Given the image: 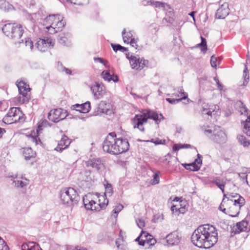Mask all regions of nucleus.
<instances>
[{
	"label": "nucleus",
	"instance_id": "1",
	"mask_svg": "<svg viewBox=\"0 0 250 250\" xmlns=\"http://www.w3.org/2000/svg\"><path fill=\"white\" fill-rule=\"evenodd\" d=\"M191 240L195 246L200 248L209 249L217 242V229L208 224L201 225L194 231Z\"/></svg>",
	"mask_w": 250,
	"mask_h": 250
},
{
	"label": "nucleus",
	"instance_id": "2",
	"mask_svg": "<svg viewBox=\"0 0 250 250\" xmlns=\"http://www.w3.org/2000/svg\"><path fill=\"white\" fill-rule=\"evenodd\" d=\"M2 31L5 36L15 42V44H21V42H23V40H21V37L24 29L21 24L8 23L4 25Z\"/></svg>",
	"mask_w": 250,
	"mask_h": 250
},
{
	"label": "nucleus",
	"instance_id": "3",
	"mask_svg": "<svg viewBox=\"0 0 250 250\" xmlns=\"http://www.w3.org/2000/svg\"><path fill=\"white\" fill-rule=\"evenodd\" d=\"M43 24L50 34L61 31L64 27L65 22L62 16L58 14L47 16L44 20Z\"/></svg>",
	"mask_w": 250,
	"mask_h": 250
},
{
	"label": "nucleus",
	"instance_id": "4",
	"mask_svg": "<svg viewBox=\"0 0 250 250\" xmlns=\"http://www.w3.org/2000/svg\"><path fill=\"white\" fill-rule=\"evenodd\" d=\"M60 198L62 203L68 207L77 204L80 200L77 191L72 188H64L61 190Z\"/></svg>",
	"mask_w": 250,
	"mask_h": 250
},
{
	"label": "nucleus",
	"instance_id": "5",
	"mask_svg": "<svg viewBox=\"0 0 250 250\" xmlns=\"http://www.w3.org/2000/svg\"><path fill=\"white\" fill-rule=\"evenodd\" d=\"M24 121L23 114L20 107H11L6 115L3 118V122L7 125Z\"/></svg>",
	"mask_w": 250,
	"mask_h": 250
},
{
	"label": "nucleus",
	"instance_id": "6",
	"mask_svg": "<svg viewBox=\"0 0 250 250\" xmlns=\"http://www.w3.org/2000/svg\"><path fill=\"white\" fill-rule=\"evenodd\" d=\"M101 199H99V203L96 206H95L96 203L94 201L92 200L90 201L84 197L83 198V202L85 208L95 211H100L101 209L105 208L108 205V200L104 199V201L102 202H101Z\"/></svg>",
	"mask_w": 250,
	"mask_h": 250
},
{
	"label": "nucleus",
	"instance_id": "7",
	"mask_svg": "<svg viewBox=\"0 0 250 250\" xmlns=\"http://www.w3.org/2000/svg\"><path fill=\"white\" fill-rule=\"evenodd\" d=\"M67 116L66 110L62 108L51 110L48 114V118L54 123H58Z\"/></svg>",
	"mask_w": 250,
	"mask_h": 250
},
{
	"label": "nucleus",
	"instance_id": "8",
	"mask_svg": "<svg viewBox=\"0 0 250 250\" xmlns=\"http://www.w3.org/2000/svg\"><path fill=\"white\" fill-rule=\"evenodd\" d=\"M103 150L112 155H117L116 139L106 137L103 143Z\"/></svg>",
	"mask_w": 250,
	"mask_h": 250
},
{
	"label": "nucleus",
	"instance_id": "9",
	"mask_svg": "<svg viewBox=\"0 0 250 250\" xmlns=\"http://www.w3.org/2000/svg\"><path fill=\"white\" fill-rule=\"evenodd\" d=\"M113 113L112 106L109 102L105 101H101L98 105L96 110H95L94 115H102L105 114L110 115Z\"/></svg>",
	"mask_w": 250,
	"mask_h": 250
},
{
	"label": "nucleus",
	"instance_id": "10",
	"mask_svg": "<svg viewBox=\"0 0 250 250\" xmlns=\"http://www.w3.org/2000/svg\"><path fill=\"white\" fill-rule=\"evenodd\" d=\"M210 139L218 144H224L227 140L226 133L219 126H215Z\"/></svg>",
	"mask_w": 250,
	"mask_h": 250
},
{
	"label": "nucleus",
	"instance_id": "11",
	"mask_svg": "<svg viewBox=\"0 0 250 250\" xmlns=\"http://www.w3.org/2000/svg\"><path fill=\"white\" fill-rule=\"evenodd\" d=\"M131 122L134 128H138L143 132L145 131L143 125L146 123L147 121L144 112H142L141 114H136L131 120Z\"/></svg>",
	"mask_w": 250,
	"mask_h": 250
},
{
	"label": "nucleus",
	"instance_id": "12",
	"mask_svg": "<svg viewBox=\"0 0 250 250\" xmlns=\"http://www.w3.org/2000/svg\"><path fill=\"white\" fill-rule=\"evenodd\" d=\"M130 63L132 69L141 70L148 63V61L144 58L140 59L138 56H130Z\"/></svg>",
	"mask_w": 250,
	"mask_h": 250
},
{
	"label": "nucleus",
	"instance_id": "13",
	"mask_svg": "<svg viewBox=\"0 0 250 250\" xmlns=\"http://www.w3.org/2000/svg\"><path fill=\"white\" fill-rule=\"evenodd\" d=\"M224 196L227 199L226 206L235 205L238 206L239 207L241 208L245 205V199L239 194L235 193L234 195H230L229 197H226V195H224Z\"/></svg>",
	"mask_w": 250,
	"mask_h": 250
},
{
	"label": "nucleus",
	"instance_id": "14",
	"mask_svg": "<svg viewBox=\"0 0 250 250\" xmlns=\"http://www.w3.org/2000/svg\"><path fill=\"white\" fill-rule=\"evenodd\" d=\"M181 238V234L175 230L167 234L164 239L166 240L167 245L173 246L178 245Z\"/></svg>",
	"mask_w": 250,
	"mask_h": 250
},
{
	"label": "nucleus",
	"instance_id": "15",
	"mask_svg": "<svg viewBox=\"0 0 250 250\" xmlns=\"http://www.w3.org/2000/svg\"><path fill=\"white\" fill-rule=\"evenodd\" d=\"M248 223L247 221H242L237 222L235 226L231 227L230 235L232 237L235 234H239L243 231H247Z\"/></svg>",
	"mask_w": 250,
	"mask_h": 250
},
{
	"label": "nucleus",
	"instance_id": "16",
	"mask_svg": "<svg viewBox=\"0 0 250 250\" xmlns=\"http://www.w3.org/2000/svg\"><path fill=\"white\" fill-rule=\"evenodd\" d=\"M54 42L49 38L40 39L35 43V46L42 52L45 51L49 46H53Z\"/></svg>",
	"mask_w": 250,
	"mask_h": 250
},
{
	"label": "nucleus",
	"instance_id": "17",
	"mask_svg": "<svg viewBox=\"0 0 250 250\" xmlns=\"http://www.w3.org/2000/svg\"><path fill=\"white\" fill-rule=\"evenodd\" d=\"M117 155L125 152L129 150V144L127 139H116Z\"/></svg>",
	"mask_w": 250,
	"mask_h": 250
},
{
	"label": "nucleus",
	"instance_id": "18",
	"mask_svg": "<svg viewBox=\"0 0 250 250\" xmlns=\"http://www.w3.org/2000/svg\"><path fill=\"white\" fill-rule=\"evenodd\" d=\"M91 90L95 98L100 99L104 93V86L102 83L96 82L95 84L91 87Z\"/></svg>",
	"mask_w": 250,
	"mask_h": 250
},
{
	"label": "nucleus",
	"instance_id": "19",
	"mask_svg": "<svg viewBox=\"0 0 250 250\" xmlns=\"http://www.w3.org/2000/svg\"><path fill=\"white\" fill-rule=\"evenodd\" d=\"M71 109L73 110H76V111H79L81 113H87L90 109V103L89 101H87L81 104H77L72 105Z\"/></svg>",
	"mask_w": 250,
	"mask_h": 250
},
{
	"label": "nucleus",
	"instance_id": "20",
	"mask_svg": "<svg viewBox=\"0 0 250 250\" xmlns=\"http://www.w3.org/2000/svg\"><path fill=\"white\" fill-rule=\"evenodd\" d=\"M70 142L68 137L63 135L62 136L61 140L59 141L58 146L55 148V150L58 152H62L69 146Z\"/></svg>",
	"mask_w": 250,
	"mask_h": 250
},
{
	"label": "nucleus",
	"instance_id": "21",
	"mask_svg": "<svg viewBox=\"0 0 250 250\" xmlns=\"http://www.w3.org/2000/svg\"><path fill=\"white\" fill-rule=\"evenodd\" d=\"M229 10L227 4H222L219 7L215 13V18L218 19H224L228 15Z\"/></svg>",
	"mask_w": 250,
	"mask_h": 250
},
{
	"label": "nucleus",
	"instance_id": "22",
	"mask_svg": "<svg viewBox=\"0 0 250 250\" xmlns=\"http://www.w3.org/2000/svg\"><path fill=\"white\" fill-rule=\"evenodd\" d=\"M86 165L87 167H91L97 170L101 169L103 167L102 160L99 158H94L89 159L86 162Z\"/></svg>",
	"mask_w": 250,
	"mask_h": 250
},
{
	"label": "nucleus",
	"instance_id": "23",
	"mask_svg": "<svg viewBox=\"0 0 250 250\" xmlns=\"http://www.w3.org/2000/svg\"><path fill=\"white\" fill-rule=\"evenodd\" d=\"M178 92H180L181 96L183 95V96L182 98L179 99L166 98V100L169 103L172 104H177L181 102L182 100L186 99H187V103H186V104L189 103V101L190 100L189 99H188V94L184 91V90L182 87H180L179 88Z\"/></svg>",
	"mask_w": 250,
	"mask_h": 250
},
{
	"label": "nucleus",
	"instance_id": "24",
	"mask_svg": "<svg viewBox=\"0 0 250 250\" xmlns=\"http://www.w3.org/2000/svg\"><path fill=\"white\" fill-rule=\"evenodd\" d=\"M21 84L25 85V83L22 81L20 82L17 85L18 87L19 94L22 96V100H20V101L22 103H25L29 101V100L30 99V96L27 94V92H28V91H23V90H22V88L21 87ZM19 98L21 99V97L20 96Z\"/></svg>",
	"mask_w": 250,
	"mask_h": 250
},
{
	"label": "nucleus",
	"instance_id": "25",
	"mask_svg": "<svg viewBox=\"0 0 250 250\" xmlns=\"http://www.w3.org/2000/svg\"><path fill=\"white\" fill-rule=\"evenodd\" d=\"M101 77L105 80L108 82L112 81L115 83L119 81V78L117 75H111L109 70H104L101 73Z\"/></svg>",
	"mask_w": 250,
	"mask_h": 250
},
{
	"label": "nucleus",
	"instance_id": "26",
	"mask_svg": "<svg viewBox=\"0 0 250 250\" xmlns=\"http://www.w3.org/2000/svg\"><path fill=\"white\" fill-rule=\"evenodd\" d=\"M71 35L69 33L62 34L59 35L58 41L60 44L64 46H69L71 44Z\"/></svg>",
	"mask_w": 250,
	"mask_h": 250
},
{
	"label": "nucleus",
	"instance_id": "27",
	"mask_svg": "<svg viewBox=\"0 0 250 250\" xmlns=\"http://www.w3.org/2000/svg\"><path fill=\"white\" fill-rule=\"evenodd\" d=\"M21 250H42L40 246L33 242H29L27 243H24L21 246Z\"/></svg>",
	"mask_w": 250,
	"mask_h": 250
},
{
	"label": "nucleus",
	"instance_id": "28",
	"mask_svg": "<svg viewBox=\"0 0 250 250\" xmlns=\"http://www.w3.org/2000/svg\"><path fill=\"white\" fill-rule=\"evenodd\" d=\"M144 113L146 115V117L147 118V121H148V119H150L155 121L157 124H158L161 122V120L159 119V116L157 112L152 111L150 110H147L144 112Z\"/></svg>",
	"mask_w": 250,
	"mask_h": 250
},
{
	"label": "nucleus",
	"instance_id": "29",
	"mask_svg": "<svg viewBox=\"0 0 250 250\" xmlns=\"http://www.w3.org/2000/svg\"><path fill=\"white\" fill-rule=\"evenodd\" d=\"M240 208L238 206L229 205L227 209L228 214L232 217H237L239 214Z\"/></svg>",
	"mask_w": 250,
	"mask_h": 250
},
{
	"label": "nucleus",
	"instance_id": "30",
	"mask_svg": "<svg viewBox=\"0 0 250 250\" xmlns=\"http://www.w3.org/2000/svg\"><path fill=\"white\" fill-rule=\"evenodd\" d=\"M23 155L25 160L28 161L35 157L36 152L31 147H26L23 148Z\"/></svg>",
	"mask_w": 250,
	"mask_h": 250
},
{
	"label": "nucleus",
	"instance_id": "31",
	"mask_svg": "<svg viewBox=\"0 0 250 250\" xmlns=\"http://www.w3.org/2000/svg\"><path fill=\"white\" fill-rule=\"evenodd\" d=\"M105 187V192L104 193V195L102 196L101 197L102 199L104 200V199H107V196H111L113 193V188L111 184H109L107 182L106 184L104 185Z\"/></svg>",
	"mask_w": 250,
	"mask_h": 250
},
{
	"label": "nucleus",
	"instance_id": "32",
	"mask_svg": "<svg viewBox=\"0 0 250 250\" xmlns=\"http://www.w3.org/2000/svg\"><path fill=\"white\" fill-rule=\"evenodd\" d=\"M182 165L187 170H189L193 171H197L200 168V166L195 163H191L189 164H183Z\"/></svg>",
	"mask_w": 250,
	"mask_h": 250
},
{
	"label": "nucleus",
	"instance_id": "33",
	"mask_svg": "<svg viewBox=\"0 0 250 250\" xmlns=\"http://www.w3.org/2000/svg\"><path fill=\"white\" fill-rule=\"evenodd\" d=\"M13 8L12 5L5 0H0V9L4 11H9Z\"/></svg>",
	"mask_w": 250,
	"mask_h": 250
},
{
	"label": "nucleus",
	"instance_id": "34",
	"mask_svg": "<svg viewBox=\"0 0 250 250\" xmlns=\"http://www.w3.org/2000/svg\"><path fill=\"white\" fill-rule=\"evenodd\" d=\"M244 132L250 137V115L248 116V119L243 122Z\"/></svg>",
	"mask_w": 250,
	"mask_h": 250
},
{
	"label": "nucleus",
	"instance_id": "35",
	"mask_svg": "<svg viewBox=\"0 0 250 250\" xmlns=\"http://www.w3.org/2000/svg\"><path fill=\"white\" fill-rule=\"evenodd\" d=\"M238 142L242 145L244 147H248L250 145V141L248 140L245 136L242 135H239L237 137Z\"/></svg>",
	"mask_w": 250,
	"mask_h": 250
},
{
	"label": "nucleus",
	"instance_id": "36",
	"mask_svg": "<svg viewBox=\"0 0 250 250\" xmlns=\"http://www.w3.org/2000/svg\"><path fill=\"white\" fill-rule=\"evenodd\" d=\"M243 77L244 78V82L241 85L245 86L247 85L249 81V72L247 65H245V69L243 71Z\"/></svg>",
	"mask_w": 250,
	"mask_h": 250
},
{
	"label": "nucleus",
	"instance_id": "37",
	"mask_svg": "<svg viewBox=\"0 0 250 250\" xmlns=\"http://www.w3.org/2000/svg\"><path fill=\"white\" fill-rule=\"evenodd\" d=\"M133 31H130L126 34L125 29H124L122 31L123 39L125 42H126L129 41V39H133Z\"/></svg>",
	"mask_w": 250,
	"mask_h": 250
},
{
	"label": "nucleus",
	"instance_id": "38",
	"mask_svg": "<svg viewBox=\"0 0 250 250\" xmlns=\"http://www.w3.org/2000/svg\"><path fill=\"white\" fill-rule=\"evenodd\" d=\"M58 68L59 71L62 72H65V73L67 75H71L72 71L69 68H67L63 66L61 62H58Z\"/></svg>",
	"mask_w": 250,
	"mask_h": 250
},
{
	"label": "nucleus",
	"instance_id": "39",
	"mask_svg": "<svg viewBox=\"0 0 250 250\" xmlns=\"http://www.w3.org/2000/svg\"><path fill=\"white\" fill-rule=\"evenodd\" d=\"M146 142H150L151 143H154L156 145H165L166 143V140H165V139L161 140L158 138H156L155 139H151L150 140L146 141Z\"/></svg>",
	"mask_w": 250,
	"mask_h": 250
},
{
	"label": "nucleus",
	"instance_id": "40",
	"mask_svg": "<svg viewBox=\"0 0 250 250\" xmlns=\"http://www.w3.org/2000/svg\"><path fill=\"white\" fill-rule=\"evenodd\" d=\"M178 205H173L171 207V210L172 212L175 210L176 212L178 211L179 213H184L186 211L185 206L183 207L177 208Z\"/></svg>",
	"mask_w": 250,
	"mask_h": 250
},
{
	"label": "nucleus",
	"instance_id": "41",
	"mask_svg": "<svg viewBox=\"0 0 250 250\" xmlns=\"http://www.w3.org/2000/svg\"><path fill=\"white\" fill-rule=\"evenodd\" d=\"M23 40V42H21V43L24 44L26 47H29L31 49H32L34 47V45L31 40L28 38H24Z\"/></svg>",
	"mask_w": 250,
	"mask_h": 250
},
{
	"label": "nucleus",
	"instance_id": "42",
	"mask_svg": "<svg viewBox=\"0 0 250 250\" xmlns=\"http://www.w3.org/2000/svg\"><path fill=\"white\" fill-rule=\"evenodd\" d=\"M34 133V135L31 134L29 136L32 139L33 142H34L36 145H38L39 144H42L41 140L39 138V134H37L35 132Z\"/></svg>",
	"mask_w": 250,
	"mask_h": 250
},
{
	"label": "nucleus",
	"instance_id": "43",
	"mask_svg": "<svg viewBox=\"0 0 250 250\" xmlns=\"http://www.w3.org/2000/svg\"><path fill=\"white\" fill-rule=\"evenodd\" d=\"M123 206L121 204H119L118 206H116L115 208L113 210V212L115 214L113 215L114 217H117L118 213L123 209Z\"/></svg>",
	"mask_w": 250,
	"mask_h": 250
},
{
	"label": "nucleus",
	"instance_id": "44",
	"mask_svg": "<svg viewBox=\"0 0 250 250\" xmlns=\"http://www.w3.org/2000/svg\"><path fill=\"white\" fill-rule=\"evenodd\" d=\"M213 183L215 184L218 188H219L222 192H224V188L225 184L224 183H220L219 182V179L216 178L215 180L213 182Z\"/></svg>",
	"mask_w": 250,
	"mask_h": 250
},
{
	"label": "nucleus",
	"instance_id": "45",
	"mask_svg": "<svg viewBox=\"0 0 250 250\" xmlns=\"http://www.w3.org/2000/svg\"><path fill=\"white\" fill-rule=\"evenodd\" d=\"M159 173L160 172L158 171L157 173H155L153 175V179L151 180V184L152 185H156L159 183Z\"/></svg>",
	"mask_w": 250,
	"mask_h": 250
},
{
	"label": "nucleus",
	"instance_id": "46",
	"mask_svg": "<svg viewBox=\"0 0 250 250\" xmlns=\"http://www.w3.org/2000/svg\"><path fill=\"white\" fill-rule=\"evenodd\" d=\"M0 250H9L6 242L1 237H0Z\"/></svg>",
	"mask_w": 250,
	"mask_h": 250
},
{
	"label": "nucleus",
	"instance_id": "47",
	"mask_svg": "<svg viewBox=\"0 0 250 250\" xmlns=\"http://www.w3.org/2000/svg\"><path fill=\"white\" fill-rule=\"evenodd\" d=\"M227 202V201L225 200V198H224L220 206H219V209L220 210H221L223 212H224L226 214L228 213V212H226V210H227V209L226 208H222V207L225 206L226 207L229 208V205L226 206Z\"/></svg>",
	"mask_w": 250,
	"mask_h": 250
},
{
	"label": "nucleus",
	"instance_id": "48",
	"mask_svg": "<svg viewBox=\"0 0 250 250\" xmlns=\"http://www.w3.org/2000/svg\"><path fill=\"white\" fill-rule=\"evenodd\" d=\"M136 223L138 227L143 229L145 226V222L143 219L140 218L136 220Z\"/></svg>",
	"mask_w": 250,
	"mask_h": 250
},
{
	"label": "nucleus",
	"instance_id": "49",
	"mask_svg": "<svg viewBox=\"0 0 250 250\" xmlns=\"http://www.w3.org/2000/svg\"><path fill=\"white\" fill-rule=\"evenodd\" d=\"M238 175L242 181H243L244 182H246L247 184H248V182L247 180L248 175L246 173H245V172L239 173H238Z\"/></svg>",
	"mask_w": 250,
	"mask_h": 250
},
{
	"label": "nucleus",
	"instance_id": "50",
	"mask_svg": "<svg viewBox=\"0 0 250 250\" xmlns=\"http://www.w3.org/2000/svg\"><path fill=\"white\" fill-rule=\"evenodd\" d=\"M165 3L158 1H152V5H154L156 7L164 8Z\"/></svg>",
	"mask_w": 250,
	"mask_h": 250
},
{
	"label": "nucleus",
	"instance_id": "51",
	"mask_svg": "<svg viewBox=\"0 0 250 250\" xmlns=\"http://www.w3.org/2000/svg\"><path fill=\"white\" fill-rule=\"evenodd\" d=\"M144 237L146 238V243L147 244H149L150 240L153 237L151 235H150L149 233L145 231V236Z\"/></svg>",
	"mask_w": 250,
	"mask_h": 250
},
{
	"label": "nucleus",
	"instance_id": "52",
	"mask_svg": "<svg viewBox=\"0 0 250 250\" xmlns=\"http://www.w3.org/2000/svg\"><path fill=\"white\" fill-rule=\"evenodd\" d=\"M202 156L199 154H197V158L195 160L193 163H195L196 164H198V166L201 167L202 164Z\"/></svg>",
	"mask_w": 250,
	"mask_h": 250
},
{
	"label": "nucleus",
	"instance_id": "53",
	"mask_svg": "<svg viewBox=\"0 0 250 250\" xmlns=\"http://www.w3.org/2000/svg\"><path fill=\"white\" fill-rule=\"evenodd\" d=\"M210 64L212 67L215 68L217 66V58L212 55L210 58Z\"/></svg>",
	"mask_w": 250,
	"mask_h": 250
},
{
	"label": "nucleus",
	"instance_id": "54",
	"mask_svg": "<svg viewBox=\"0 0 250 250\" xmlns=\"http://www.w3.org/2000/svg\"><path fill=\"white\" fill-rule=\"evenodd\" d=\"M239 103H240V106H241V110L242 114H243V111L244 112V114L245 115H248V109L246 107V106L242 103L241 101H239Z\"/></svg>",
	"mask_w": 250,
	"mask_h": 250
},
{
	"label": "nucleus",
	"instance_id": "55",
	"mask_svg": "<svg viewBox=\"0 0 250 250\" xmlns=\"http://www.w3.org/2000/svg\"><path fill=\"white\" fill-rule=\"evenodd\" d=\"M111 47H112L113 50L117 52V51H120V48L121 47V45L119 44H111Z\"/></svg>",
	"mask_w": 250,
	"mask_h": 250
},
{
	"label": "nucleus",
	"instance_id": "56",
	"mask_svg": "<svg viewBox=\"0 0 250 250\" xmlns=\"http://www.w3.org/2000/svg\"><path fill=\"white\" fill-rule=\"evenodd\" d=\"M213 79H214V81L216 83V84L217 85L218 89L220 90H222L223 88V85L220 83L218 78L215 77H214Z\"/></svg>",
	"mask_w": 250,
	"mask_h": 250
},
{
	"label": "nucleus",
	"instance_id": "57",
	"mask_svg": "<svg viewBox=\"0 0 250 250\" xmlns=\"http://www.w3.org/2000/svg\"><path fill=\"white\" fill-rule=\"evenodd\" d=\"M130 44L132 47H135L136 49H138L139 46L137 44V42L134 38L131 39Z\"/></svg>",
	"mask_w": 250,
	"mask_h": 250
},
{
	"label": "nucleus",
	"instance_id": "58",
	"mask_svg": "<svg viewBox=\"0 0 250 250\" xmlns=\"http://www.w3.org/2000/svg\"><path fill=\"white\" fill-rule=\"evenodd\" d=\"M195 47H201V51L204 53H205L208 49V48L207 47L206 48L205 46H204V45H203V44L201 42L196 44Z\"/></svg>",
	"mask_w": 250,
	"mask_h": 250
},
{
	"label": "nucleus",
	"instance_id": "59",
	"mask_svg": "<svg viewBox=\"0 0 250 250\" xmlns=\"http://www.w3.org/2000/svg\"><path fill=\"white\" fill-rule=\"evenodd\" d=\"M152 0H143L141 1V4L143 6L152 5Z\"/></svg>",
	"mask_w": 250,
	"mask_h": 250
},
{
	"label": "nucleus",
	"instance_id": "60",
	"mask_svg": "<svg viewBox=\"0 0 250 250\" xmlns=\"http://www.w3.org/2000/svg\"><path fill=\"white\" fill-rule=\"evenodd\" d=\"M16 185L18 187L23 188L26 185V184L22 181H17Z\"/></svg>",
	"mask_w": 250,
	"mask_h": 250
},
{
	"label": "nucleus",
	"instance_id": "61",
	"mask_svg": "<svg viewBox=\"0 0 250 250\" xmlns=\"http://www.w3.org/2000/svg\"><path fill=\"white\" fill-rule=\"evenodd\" d=\"M172 149H173V151L175 152V151H178L180 149H181V144H174L173 146Z\"/></svg>",
	"mask_w": 250,
	"mask_h": 250
},
{
	"label": "nucleus",
	"instance_id": "62",
	"mask_svg": "<svg viewBox=\"0 0 250 250\" xmlns=\"http://www.w3.org/2000/svg\"><path fill=\"white\" fill-rule=\"evenodd\" d=\"M94 60L95 61H98L101 63L103 64L105 66H106V63H107V62H106V63H105L104 60L101 58H99V57L94 58Z\"/></svg>",
	"mask_w": 250,
	"mask_h": 250
},
{
	"label": "nucleus",
	"instance_id": "63",
	"mask_svg": "<svg viewBox=\"0 0 250 250\" xmlns=\"http://www.w3.org/2000/svg\"><path fill=\"white\" fill-rule=\"evenodd\" d=\"M144 236H145V231L142 230L140 235L138 237H137L136 239H135V241L138 242V243H139V241H141L140 238L141 237L144 238Z\"/></svg>",
	"mask_w": 250,
	"mask_h": 250
},
{
	"label": "nucleus",
	"instance_id": "64",
	"mask_svg": "<svg viewBox=\"0 0 250 250\" xmlns=\"http://www.w3.org/2000/svg\"><path fill=\"white\" fill-rule=\"evenodd\" d=\"M21 87L22 88V90H23V91H30V88L29 87V85H26V84L25 85L21 84Z\"/></svg>",
	"mask_w": 250,
	"mask_h": 250
}]
</instances>
